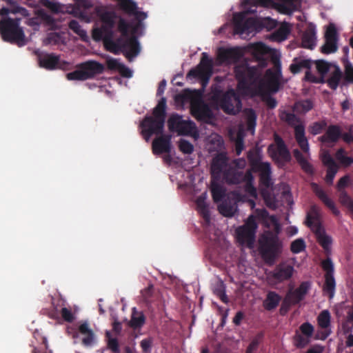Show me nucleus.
I'll use <instances>...</instances> for the list:
<instances>
[{
  "label": "nucleus",
  "instance_id": "obj_37",
  "mask_svg": "<svg viewBox=\"0 0 353 353\" xmlns=\"http://www.w3.org/2000/svg\"><path fill=\"white\" fill-rule=\"evenodd\" d=\"M219 212L226 217H230L235 213L236 205L235 203H232L231 201H224L218 207Z\"/></svg>",
  "mask_w": 353,
  "mask_h": 353
},
{
  "label": "nucleus",
  "instance_id": "obj_27",
  "mask_svg": "<svg viewBox=\"0 0 353 353\" xmlns=\"http://www.w3.org/2000/svg\"><path fill=\"white\" fill-rule=\"evenodd\" d=\"M294 138L303 152L309 154L310 147L303 125L299 124L294 127Z\"/></svg>",
  "mask_w": 353,
  "mask_h": 353
},
{
  "label": "nucleus",
  "instance_id": "obj_62",
  "mask_svg": "<svg viewBox=\"0 0 353 353\" xmlns=\"http://www.w3.org/2000/svg\"><path fill=\"white\" fill-rule=\"evenodd\" d=\"M339 167H331L327 168L325 181L327 183L331 185L333 183L334 176L338 172Z\"/></svg>",
  "mask_w": 353,
  "mask_h": 353
},
{
  "label": "nucleus",
  "instance_id": "obj_16",
  "mask_svg": "<svg viewBox=\"0 0 353 353\" xmlns=\"http://www.w3.org/2000/svg\"><path fill=\"white\" fill-rule=\"evenodd\" d=\"M350 183V176L347 174L345 175L337 182L336 189L338 192L339 201L353 215V199L345 190V188L348 187Z\"/></svg>",
  "mask_w": 353,
  "mask_h": 353
},
{
  "label": "nucleus",
  "instance_id": "obj_1",
  "mask_svg": "<svg viewBox=\"0 0 353 353\" xmlns=\"http://www.w3.org/2000/svg\"><path fill=\"white\" fill-rule=\"evenodd\" d=\"M276 70L272 71L267 70L265 72V81L261 79V73L259 69L254 66H250L248 63H243L235 66V77L238 81V88L243 90H249L252 87L258 85V92L263 95L266 91L276 93L279 91L282 77L281 63L279 61L274 63Z\"/></svg>",
  "mask_w": 353,
  "mask_h": 353
},
{
  "label": "nucleus",
  "instance_id": "obj_52",
  "mask_svg": "<svg viewBox=\"0 0 353 353\" xmlns=\"http://www.w3.org/2000/svg\"><path fill=\"white\" fill-rule=\"evenodd\" d=\"M337 40L325 39V44L321 47V52L324 54H330L337 50Z\"/></svg>",
  "mask_w": 353,
  "mask_h": 353
},
{
  "label": "nucleus",
  "instance_id": "obj_56",
  "mask_svg": "<svg viewBox=\"0 0 353 353\" xmlns=\"http://www.w3.org/2000/svg\"><path fill=\"white\" fill-rule=\"evenodd\" d=\"M299 329L301 332V334L306 336L307 339H310L312 336L314 330L313 325L309 322H305L301 324L299 327Z\"/></svg>",
  "mask_w": 353,
  "mask_h": 353
},
{
  "label": "nucleus",
  "instance_id": "obj_43",
  "mask_svg": "<svg viewBox=\"0 0 353 353\" xmlns=\"http://www.w3.org/2000/svg\"><path fill=\"white\" fill-rule=\"evenodd\" d=\"M69 28L72 30L75 34L81 37L83 41H87L88 35L85 30L82 29L79 21L77 20H71L68 24Z\"/></svg>",
  "mask_w": 353,
  "mask_h": 353
},
{
  "label": "nucleus",
  "instance_id": "obj_14",
  "mask_svg": "<svg viewBox=\"0 0 353 353\" xmlns=\"http://www.w3.org/2000/svg\"><path fill=\"white\" fill-rule=\"evenodd\" d=\"M169 130L176 132L179 135L192 134L196 130V125L192 121H186L178 114H172L168 120Z\"/></svg>",
  "mask_w": 353,
  "mask_h": 353
},
{
  "label": "nucleus",
  "instance_id": "obj_61",
  "mask_svg": "<svg viewBox=\"0 0 353 353\" xmlns=\"http://www.w3.org/2000/svg\"><path fill=\"white\" fill-rule=\"evenodd\" d=\"M304 79L307 81L316 83H325V79L323 77H317L313 74L309 70H307L305 74Z\"/></svg>",
  "mask_w": 353,
  "mask_h": 353
},
{
  "label": "nucleus",
  "instance_id": "obj_39",
  "mask_svg": "<svg viewBox=\"0 0 353 353\" xmlns=\"http://www.w3.org/2000/svg\"><path fill=\"white\" fill-rule=\"evenodd\" d=\"M145 317L143 312L136 311L133 308L131 319L130 321V326L134 329L141 328L145 323Z\"/></svg>",
  "mask_w": 353,
  "mask_h": 353
},
{
  "label": "nucleus",
  "instance_id": "obj_41",
  "mask_svg": "<svg viewBox=\"0 0 353 353\" xmlns=\"http://www.w3.org/2000/svg\"><path fill=\"white\" fill-rule=\"evenodd\" d=\"M247 158L251 167L254 171L261 168L262 164H265V162L261 161L259 155L255 151L250 150L248 152Z\"/></svg>",
  "mask_w": 353,
  "mask_h": 353
},
{
  "label": "nucleus",
  "instance_id": "obj_13",
  "mask_svg": "<svg viewBox=\"0 0 353 353\" xmlns=\"http://www.w3.org/2000/svg\"><path fill=\"white\" fill-rule=\"evenodd\" d=\"M228 157L225 153H219L212 159L211 164V171L213 178L219 179L221 176L228 183L227 173L229 170H234L235 172H240L234 168L231 164L228 163Z\"/></svg>",
  "mask_w": 353,
  "mask_h": 353
},
{
  "label": "nucleus",
  "instance_id": "obj_28",
  "mask_svg": "<svg viewBox=\"0 0 353 353\" xmlns=\"http://www.w3.org/2000/svg\"><path fill=\"white\" fill-rule=\"evenodd\" d=\"M316 30L312 24L308 26L301 38V45L304 48L312 50L316 46Z\"/></svg>",
  "mask_w": 353,
  "mask_h": 353
},
{
  "label": "nucleus",
  "instance_id": "obj_48",
  "mask_svg": "<svg viewBox=\"0 0 353 353\" xmlns=\"http://www.w3.org/2000/svg\"><path fill=\"white\" fill-rule=\"evenodd\" d=\"M263 337L264 333L263 332H259L249 344L245 353H254L257 350L259 345L263 341Z\"/></svg>",
  "mask_w": 353,
  "mask_h": 353
},
{
  "label": "nucleus",
  "instance_id": "obj_21",
  "mask_svg": "<svg viewBox=\"0 0 353 353\" xmlns=\"http://www.w3.org/2000/svg\"><path fill=\"white\" fill-rule=\"evenodd\" d=\"M152 152L154 154H169L171 151V136L168 134H159L152 143Z\"/></svg>",
  "mask_w": 353,
  "mask_h": 353
},
{
  "label": "nucleus",
  "instance_id": "obj_10",
  "mask_svg": "<svg viewBox=\"0 0 353 353\" xmlns=\"http://www.w3.org/2000/svg\"><path fill=\"white\" fill-rule=\"evenodd\" d=\"M228 184L237 185L241 182H245V192L251 197L256 198L257 193L255 187L253 185V176L250 171L244 172L243 171L235 172L229 170L227 173Z\"/></svg>",
  "mask_w": 353,
  "mask_h": 353
},
{
  "label": "nucleus",
  "instance_id": "obj_8",
  "mask_svg": "<svg viewBox=\"0 0 353 353\" xmlns=\"http://www.w3.org/2000/svg\"><path fill=\"white\" fill-rule=\"evenodd\" d=\"M213 99L221 109L228 114L235 115L242 108L241 101L234 90L222 93L217 91L214 94Z\"/></svg>",
  "mask_w": 353,
  "mask_h": 353
},
{
  "label": "nucleus",
  "instance_id": "obj_58",
  "mask_svg": "<svg viewBox=\"0 0 353 353\" xmlns=\"http://www.w3.org/2000/svg\"><path fill=\"white\" fill-rule=\"evenodd\" d=\"M294 344L298 348H303L305 347L309 343V339L306 336H303V334H301L298 332L294 336Z\"/></svg>",
  "mask_w": 353,
  "mask_h": 353
},
{
  "label": "nucleus",
  "instance_id": "obj_60",
  "mask_svg": "<svg viewBox=\"0 0 353 353\" xmlns=\"http://www.w3.org/2000/svg\"><path fill=\"white\" fill-rule=\"evenodd\" d=\"M325 39L329 40H338L337 31L335 26L330 23L325 31Z\"/></svg>",
  "mask_w": 353,
  "mask_h": 353
},
{
  "label": "nucleus",
  "instance_id": "obj_54",
  "mask_svg": "<svg viewBox=\"0 0 353 353\" xmlns=\"http://www.w3.org/2000/svg\"><path fill=\"white\" fill-rule=\"evenodd\" d=\"M244 149V136L241 131L238 132L235 139V152L239 156Z\"/></svg>",
  "mask_w": 353,
  "mask_h": 353
},
{
  "label": "nucleus",
  "instance_id": "obj_26",
  "mask_svg": "<svg viewBox=\"0 0 353 353\" xmlns=\"http://www.w3.org/2000/svg\"><path fill=\"white\" fill-rule=\"evenodd\" d=\"M311 186L314 194L325 204V205L329 208L333 214L336 215L339 214L340 212L336 208L335 203L332 199L328 197L325 191L317 183H312Z\"/></svg>",
  "mask_w": 353,
  "mask_h": 353
},
{
  "label": "nucleus",
  "instance_id": "obj_25",
  "mask_svg": "<svg viewBox=\"0 0 353 353\" xmlns=\"http://www.w3.org/2000/svg\"><path fill=\"white\" fill-rule=\"evenodd\" d=\"M341 128L337 125H330L327 128L325 133L319 137V141L324 144L336 143L341 137Z\"/></svg>",
  "mask_w": 353,
  "mask_h": 353
},
{
  "label": "nucleus",
  "instance_id": "obj_29",
  "mask_svg": "<svg viewBox=\"0 0 353 353\" xmlns=\"http://www.w3.org/2000/svg\"><path fill=\"white\" fill-rule=\"evenodd\" d=\"M59 63V56L54 53L43 54L39 56V66L47 70H54Z\"/></svg>",
  "mask_w": 353,
  "mask_h": 353
},
{
  "label": "nucleus",
  "instance_id": "obj_55",
  "mask_svg": "<svg viewBox=\"0 0 353 353\" xmlns=\"http://www.w3.org/2000/svg\"><path fill=\"white\" fill-rule=\"evenodd\" d=\"M179 148L183 154H190L194 151L193 145L187 140L181 139L179 143Z\"/></svg>",
  "mask_w": 353,
  "mask_h": 353
},
{
  "label": "nucleus",
  "instance_id": "obj_51",
  "mask_svg": "<svg viewBox=\"0 0 353 353\" xmlns=\"http://www.w3.org/2000/svg\"><path fill=\"white\" fill-rule=\"evenodd\" d=\"M39 17L45 25L50 27L51 29L55 28L57 21L51 15L44 11H39Z\"/></svg>",
  "mask_w": 353,
  "mask_h": 353
},
{
  "label": "nucleus",
  "instance_id": "obj_5",
  "mask_svg": "<svg viewBox=\"0 0 353 353\" xmlns=\"http://www.w3.org/2000/svg\"><path fill=\"white\" fill-rule=\"evenodd\" d=\"M282 242L272 232H265L259 239V250L265 263L273 265L282 252Z\"/></svg>",
  "mask_w": 353,
  "mask_h": 353
},
{
  "label": "nucleus",
  "instance_id": "obj_36",
  "mask_svg": "<svg viewBox=\"0 0 353 353\" xmlns=\"http://www.w3.org/2000/svg\"><path fill=\"white\" fill-rule=\"evenodd\" d=\"M343 77L342 72L339 66H335L334 70L331 73L330 77L325 80V83L327 84V86L335 90L338 88L340 81Z\"/></svg>",
  "mask_w": 353,
  "mask_h": 353
},
{
  "label": "nucleus",
  "instance_id": "obj_46",
  "mask_svg": "<svg viewBox=\"0 0 353 353\" xmlns=\"http://www.w3.org/2000/svg\"><path fill=\"white\" fill-rule=\"evenodd\" d=\"M211 192L214 202L221 201L225 196V190L219 183H213L212 184Z\"/></svg>",
  "mask_w": 353,
  "mask_h": 353
},
{
  "label": "nucleus",
  "instance_id": "obj_38",
  "mask_svg": "<svg viewBox=\"0 0 353 353\" xmlns=\"http://www.w3.org/2000/svg\"><path fill=\"white\" fill-rule=\"evenodd\" d=\"M336 288V282L334 275H325V283L323 285V290L324 293L328 294L330 299H332Z\"/></svg>",
  "mask_w": 353,
  "mask_h": 353
},
{
  "label": "nucleus",
  "instance_id": "obj_40",
  "mask_svg": "<svg viewBox=\"0 0 353 353\" xmlns=\"http://www.w3.org/2000/svg\"><path fill=\"white\" fill-rule=\"evenodd\" d=\"M335 157L341 165L344 168H347L353 164V157H347L346 151L343 148H340L336 151Z\"/></svg>",
  "mask_w": 353,
  "mask_h": 353
},
{
  "label": "nucleus",
  "instance_id": "obj_32",
  "mask_svg": "<svg viewBox=\"0 0 353 353\" xmlns=\"http://www.w3.org/2000/svg\"><path fill=\"white\" fill-rule=\"evenodd\" d=\"M281 300V296L279 294L274 291H270L263 301V307L266 310L272 311L279 305Z\"/></svg>",
  "mask_w": 353,
  "mask_h": 353
},
{
  "label": "nucleus",
  "instance_id": "obj_11",
  "mask_svg": "<svg viewBox=\"0 0 353 353\" xmlns=\"http://www.w3.org/2000/svg\"><path fill=\"white\" fill-rule=\"evenodd\" d=\"M245 224L235 230V238L237 242L251 249L254 248L258 222H244Z\"/></svg>",
  "mask_w": 353,
  "mask_h": 353
},
{
  "label": "nucleus",
  "instance_id": "obj_45",
  "mask_svg": "<svg viewBox=\"0 0 353 353\" xmlns=\"http://www.w3.org/2000/svg\"><path fill=\"white\" fill-rule=\"evenodd\" d=\"M105 338L107 340V347L113 353H120L121 351L118 339L112 337L109 331L105 332Z\"/></svg>",
  "mask_w": 353,
  "mask_h": 353
},
{
  "label": "nucleus",
  "instance_id": "obj_24",
  "mask_svg": "<svg viewBox=\"0 0 353 353\" xmlns=\"http://www.w3.org/2000/svg\"><path fill=\"white\" fill-rule=\"evenodd\" d=\"M294 268L285 263H279L272 272V278L277 282H282L290 279L294 272Z\"/></svg>",
  "mask_w": 353,
  "mask_h": 353
},
{
  "label": "nucleus",
  "instance_id": "obj_44",
  "mask_svg": "<svg viewBox=\"0 0 353 353\" xmlns=\"http://www.w3.org/2000/svg\"><path fill=\"white\" fill-rule=\"evenodd\" d=\"M313 102L310 99L301 100L295 103V110L301 114H305L313 108Z\"/></svg>",
  "mask_w": 353,
  "mask_h": 353
},
{
  "label": "nucleus",
  "instance_id": "obj_34",
  "mask_svg": "<svg viewBox=\"0 0 353 353\" xmlns=\"http://www.w3.org/2000/svg\"><path fill=\"white\" fill-rule=\"evenodd\" d=\"M246 130L251 134L254 133L256 125L257 116L252 108H247L244 110Z\"/></svg>",
  "mask_w": 353,
  "mask_h": 353
},
{
  "label": "nucleus",
  "instance_id": "obj_7",
  "mask_svg": "<svg viewBox=\"0 0 353 353\" xmlns=\"http://www.w3.org/2000/svg\"><path fill=\"white\" fill-rule=\"evenodd\" d=\"M243 5L274 8L281 14L290 15L301 8V0H243Z\"/></svg>",
  "mask_w": 353,
  "mask_h": 353
},
{
  "label": "nucleus",
  "instance_id": "obj_22",
  "mask_svg": "<svg viewBox=\"0 0 353 353\" xmlns=\"http://www.w3.org/2000/svg\"><path fill=\"white\" fill-rule=\"evenodd\" d=\"M78 334L82 336V345L85 347H91L95 343L96 336L93 330L90 327L88 321H83L78 327V332L74 334L73 337H77Z\"/></svg>",
  "mask_w": 353,
  "mask_h": 353
},
{
  "label": "nucleus",
  "instance_id": "obj_47",
  "mask_svg": "<svg viewBox=\"0 0 353 353\" xmlns=\"http://www.w3.org/2000/svg\"><path fill=\"white\" fill-rule=\"evenodd\" d=\"M327 123L325 120L316 121L309 126L308 131L312 135H316L321 133L327 128Z\"/></svg>",
  "mask_w": 353,
  "mask_h": 353
},
{
  "label": "nucleus",
  "instance_id": "obj_18",
  "mask_svg": "<svg viewBox=\"0 0 353 353\" xmlns=\"http://www.w3.org/2000/svg\"><path fill=\"white\" fill-rule=\"evenodd\" d=\"M311 288L310 281H303L299 286L294 290H289L285 296V301H290L294 305L303 301Z\"/></svg>",
  "mask_w": 353,
  "mask_h": 353
},
{
  "label": "nucleus",
  "instance_id": "obj_49",
  "mask_svg": "<svg viewBox=\"0 0 353 353\" xmlns=\"http://www.w3.org/2000/svg\"><path fill=\"white\" fill-rule=\"evenodd\" d=\"M306 244L303 239L299 238L292 241L290 244V251L293 254H299L305 251Z\"/></svg>",
  "mask_w": 353,
  "mask_h": 353
},
{
  "label": "nucleus",
  "instance_id": "obj_17",
  "mask_svg": "<svg viewBox=\"0 0 353 353\" xmlns=\"http://www.w3.org/2000/svg\"><path fill=\"white\" fill-rule=\"evenodd\" d=\"M306 225L314 233L317 242L323 248L324 251L327 254L330 252L332 243V237L327 235L325 228L322 225V222H305Z\"/></svg>",
  "mask_w": 353,
  "mask_h": 353
},
{
  "label": "nucleus",
  "instance_id": "obj_3",
  "mask_svg": "<svg viewBox=\"0 0 353 353\" xmlns=\"http://www.w3.org/2000/svg\"><path fill=\"white\" fill-rule=\"evenodd\" d=\"M166 118V99L162 97L152 112V116L145 117L141 126L145 139L148 141L152 135L163 134Z\"/></svg>",
  "mask_w": 353,
  "mask_h": 353
},
{
  "label": "nucleus",
  "instance_id": "obj_59",
  "mask_svg": "<svg viewBox=\"0 0 353 353\" xmlns=\"http://www.w3.org/2000/svg\"><path fill=\"white\" fill-rule=\"evenodd\" d=\"M323 164L327 168L338 166L332 157L328 152H324L321 155Z\"/></svg>",
  "mask_w": 353,
  "mask_h": 353
},
{
  "label": "nucleus",
  "instance_id": "obj_57",
  "mask_svg": "<svg viewBox=\"0 0 353 353\" xmlns=\"http://www.w3.org/2000/svg\"><path fill=\"white\" fill-rule=\"evenodd\" d=\"M321 267L325 272V275H334V264L330 258H327L321 262Z\"/></svg>",
  "mask_w": 353,
  "mask_h": 353
},
{
  "label": "nucleus",
  "instance_id": "obj_20",
  "mask_svg": "<svg viewBox=\"0 0 353 353\" xmlns=\"http://www.w3.org/2000/svg\"><path fill=\"white\" fill-rule=\"evenodd\" d=\"M243 53L239 48H219L218 51V59L221 63H234L242 57Z\"/></svg>",
  "mask_w": 353,
  "mask_h": 353
},
{
  "label": "nucleus",
  "instance_id": "obj_42",
  "mask_svg": "<svg viewBox=\"0 0 353 353\" xmlns=\"http://www.w3.org/2000/svg\"><path fill=\"white\" fill-rule=\"evenodd\" d=\"M331 316L328 310H323L317 317L319 326L322 329H327L330 326Z\"/></svg>",
  "mask_w": 353,
  "mask_h": 353
},
{
  "label": "nucleus",
  "instance_id": "obj_9",
  "mask_svg": "<svg viewBox=\"0 0 353 353\" xmlns=\"http://www.w3.org/2000/svg\"><path fill=\"white\" fill-rule=\"evenodd\" d=\"M212 60L208 57L206 52L202 53L201 61L199 65L191 69L187 74V78L194 79L201 81L202 84L207 83L212 74Z\"/></svg>",
  "mask_w": 353,
  "mask_h": 353
},
{
  "label": "nucleus",
  "instance_id": "obj_53",
  "mask_svg": "<svg viewBox=\"0 0 353 353\" xmlns=\"http://www.w3.org/2000/svg\"><path fill=\"white\" fill-rule=\"evenodd\" d=\"M314 63L318 72L321 74V77L324 78L330 70V64L324 60H317Z\"/></svg>",
  "mask_w": 353,
  "mask_h": 353
},
{
  "label": "nucleus",
  "instance_id": "obj_15",
  "mask_svg": "<svg viewBox=\"0 0 353 353\" xmlns=\"http://www.w3.org/2000/svg\"><path fill=\"white\" fill-rule=\"evenodd\" d=\"M199 226L195 225L198 233L201 234L203 237L209 239L216 243H220L224 239L223 230L216 227L214 222H198Z\"/></svg>",
  "mask_w": 353,
  "mask_h": 353
},
{
  "label": "nucleus",
  "instance_id": "obj_2",
  "mask_svg": "<svg viewBox=\"0 0 353 353\" xmlns=\"http://www.w3.org/2000/svg\"><path fill=\"white\" fill-rule=\"evenodd\" d=\"M256 12V9L250 8L243 12H235L233 14L234 32L238 34L251 33L259 31L263 28H271L274 26V21L269 17L258 19L248 17V14Z\"/></svg>",
  "mask_w": 353,
  "mask_h": 353
},
{
  "label": "nucleus",
  "instance_id": "obj_64",
  "mask_svg": "<svg viewBox=\"0 0 353 353\" xmlns=\"http://www.w3.org/2000/svg\"><path fill=\"white\" fill-rule=\"evenodd\" d=\"M345 72L346 81L353 83V65L349 62L345 65Z\"/></svg>",
  "mask_w": 353,
  "mask_h": 353
},
{
  "label": "nucleus",
  "instance_id": "obj_6",
  "mask_svg": "<svg viewBox=\"0 0 353 353\" xmlns=\"http://www.w3.org/2000/svg\"><path fill=\"white\" fill-rule=\"evenodd\" d=\"M21 18L4 17L0 20V34L2 39L21 47L27 43L23 28L20 26Z\"/></svg>",
  "mask_w": 353,
  "mask_h": 353
},
{
  "label": "nucleus",
  "instance_id": "obj_4",
  "mask_svg": "<svg viewBox=\"0 0 353 353\" xmlns=\"http://www.w3.org/2000/svg\"><path fill=\"white\" fill-rule=\"evenodd\" d=\"M130 27V24L124 19L120 18L118 29L122 37L112 42V46L121 51L129 61H132L139 54L141 48L135 36L128 37Z\"/></svg>",
  "mask_w": 353,
  "mask_h": 353
},
{
  "label": "nucleus",
  "instance_id": "obj_50",
  "mask_svg": "<svg viewBox=\"0 0 353 353\" xmlns=\"http://www.w3.org/2000/svg\"><path fill=\"white\" fill-rule=\"evenodd\" d=\"M66 78L70 81H85L87 80L83 73V70L79 67V64L77 65V69L73 72H69L66 74Z\"/></svg>",
  "mask_w": 353,
  "mask_h": 353
},
{
  "label": "nucleus",
  "instance_id": "obj_63",
  "mask_svg": "<svg viewBox=\"0 0 353 353\" xmlns=\"http://www.w3.org/2000/svg\"><path fill=\"white\" fill-rule=\"evenodd\" d=\"M61 315L63 320L68 323H72L74 319V316L72 311L67 307L61 308Z\"/></svg>",
  "mask_w": 353,
  "mask_h": 353
},
{
  "label": "nucleus",
  "instance_id": "obj_33",
  "mask_svg": "<svg viewBox=\"0 0 353 353\" xmlns=\"http://www.w3.org/2000/svg\"><path fill=\"white\" fill-rule=\"evenodd\" d=\"M312 65V61L310 59L294 58L293 59V63L290 66V70L292 73L297 74L303 69L310 70Z\"/></svg>",
  "mask_w": 353,
  "mask_h": 353
},
{
  "label": "nucleus",
  "instance_id": "obj_30",
  "mask_svg": "<svg viewBox=\"0 0 353 353\" xmlns=\"http://www.w3.org/2000/svg\"><path fill=\"white\" fill-rule=\"evenodd\" d=\"M255 171L259 172L260 183L267 188H270L272 184L270 163L265 162V164H262L261 168H258Z\"/></svg>",
  "mask_w": 353,
  "mask_h": 353
},
{
  "label": "nucleus",
  "instance_id": "obj_35",
  "mask_svg": "<svg viewBox=\"0 0 353 353\" xmlns=\"http://www.w3.org/2000/svg\"><path fill=\"white\" fill-rule=\"evenodd\" d=\"M196 210L203 217V221H210V214L209 205L205 201V196H199L196 200Z\"/></svg>",
  "mask_w": 353,
  "mask_h": 353
},
{
  "label": "nucleus",
  "instance_id": "obj_12",
  "mask_svg": "<svg viewBox=\"0 0 353 353\" xmlns=\"http://www.w3.org/2000/svg\"><path fill=\"white\" fill-rule=\"evenodd\" d=\"M274 144L268 146V151L273 160L279 163H289L292 157L283 139L277 134H274Z\"/></svg>",
  "mask_w": 353,
  "mask_h": 353
},
{
  "label": "nucleus",
  "instance_id": "obj_19",
  "mask_svg": "<svg viewBox=\"0 0 353 353\" xmlns=\"http://www.w3.org/2000/svg\"><path fill=\"white\" fill-rule=\"evenodd\" d=\"M191 113L198 121H203L212 117V112L209 105L202 100L191 103Z\"/></svg>",
  "mask_w": 353,
  "mask_h": 353
},
{
  "label": "nucleus",
  "instance_id": "obj_31",
  "mask_svg": "<svg viewBox=\"0 0 353 353\" xmlns=\"http://www.w3.org/2000/svg\"><path fill=\"white\" fill-rule=\"evenodd\" d=\"M293 155L299 165L301 166V169L308 174H314V168L312 165L307 160V159L303 156L302 152L298 149H294L293 150Z\"/></svg>",
  "mask_w": 353,
  "mask_h": 353
},
{
  "label": "nucleus",
  "instance_id": "obj_23",
  "mask_svg": "<svg viewBox=\"0 0 353 353\" xmlns=\"http://www.w3.org/2000/svg\"><path fill=\"white\" fill-rule=\"evenodd\" d=\"M83 71L86 79H93L95 76L103 72L104 65L96 61H87L79 64Z\"/></svg>",
  "mask_w": 353,
  "mask_h": 353
}]
</instances>
